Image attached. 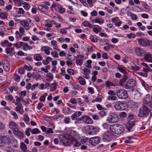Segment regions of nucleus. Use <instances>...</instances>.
Segmentation results:
<instances>
[{
	"label": "nucleus",
	"instance_id": "nucleus-11",
	"mask_svg": "<svg viewBox=\"0 0 152 152\" xmlns=\"http://www.w3.org/2000/svg\"><path fill=\"white\" fill-rule=\"evenodd\" d=\"M112 134L110 132L106 131L103 134V140L104 142L110 141L112 138Z\"/></svg>",
	"mask_w": 152,
	"mask_h": 152
},
{
	"label": "nucleus",
	"instance_id": "nucleus-8",
	"mask_svg": "<svg viewBox=\"0 0 152 152\" xmlns=\"http://www.w3.org/2000/svg\"><path fill=\"white\" fill-rule=\"evenodd\" d=\"M70 144L72 145L73 147H78L80 146L81 144H83L82 139L75 138H72L70 139Z\"/></svg>",
	"mask_w": 152,
	"mask_h": 152
},
{
	"label": "nucleus",
	"instance_id": "nucleus-2",
	"mask_svg": "<svg viewBox=\"0 0 152 152\" xmlns=\"http://www.w3.org/2000/svg\"><path fill=\"white\" fill-rule=\"evenodd\" d=\"M118 120L119 118L118 115L115 112H111L107 119V121L110 124L116 123Z\"/></svg>",
	"mask_w": 152,
	"mask_h": 152
},
{
	"label": "nucleus",
	"instance_id": "nucleus-3",
	"mask_svg": "<svg viewBox=\"0 0 152 152\" xmlns=\"http://www.w3.org/2000/svg\"><path fill=\"white\" fill-rule=\"evenodd\" d=\"M114 108L118 111L124 110L126 109V104L123 102L117 101L114 102Z\"/></svg>",
	"mask_w": 152,
	"mask_h": 152
},
{
	"label": "nucleus",
	"instance_id": "nucleus-62",
	"mask_svg": "<svg viewBox=\"0 0 152 152\" xmlns=\"http://www.w3.org/2000/svg\"><path fill=\"white\" fill-rule=\"evenodd\" d=\"M137 73L141 76L145 77H147L148 76V74L146 72H137Z\"/></svg>",
	"mask_w": 152,
	"mask_h": 152
},
{
	"label": "nucleus",
	"instance_id": "nucleus-30",
	"mask_svg": "<svg viewBox=\"0 0 152 152\" xmlns=\"http://www.w3.org/2000/svg\"><path fill=\"white\" fill-rule=\"evenodd\" d=\"M127 15L130 16L132 19L136 20L137 19V16L134 14L130 12H128L127 13Z\"/></svg>",
	"mask_w": 152,
	"mask_h": 152
},
{
	"label": "nucleus",
	"instance_id": "nucleus-17",
	"mask_svg": "<svg viewBox=\"0 0 152 152\" xmlns=\"http://www.w3.org/2000/svg\"><path fill=\"white\" fill-rule=\"evenodd\" d=\"M134 120H132V121H129L126 125V128L129 131H130L131 129L134 126Z\"/></svg>",
	"mask_w": 152,
	"mask_h": 152
},
{
	"label": "nucleus",
	"instance_id": "nucleus-9",
	"mask_svg": "<svg viewBox=\"0 0 152 152\" xmlns=\"http://www.w3.org/2000/svg\"><path fill=\"white\" fill-rule=\"evenodd\" d=\"M69 135L66 134L60 138L61 142L62 143L63 145L66 146L70 145V140L69 139Z\"/></svg>",
	"mask_w": 152,
	"mask_h": 152
},
{
	"label": "nucleus",
	"instance_id": "nucleus-44",
	"mask_svg": "<svg viewBox=\"0 0 152 152\" xmlns=\"http://www.w3.org/2000/svg\"><path fill=\"white\" fill-rule=\"evenodd\" d=\"M96 23L100 24L103 23L104 22V20L102 18H96Z\"/></svg>",
	"mask_w": 152,
	"mask_h": 152
},
{
	"label": "nucleus",
	"instance_id": "nucleus-31",
	"mask_svg": "<svg viewBox=\"0 0 152 152\" xmlns=\"http://www.w3.org/2000/svg\"><path fill=\"white\" fill-rule=\"evenodd\" d=\"M34 58L37 61H40L42 60V57L40 54H37L34 55Z\"/></svg>",
	"mask_w": 152,
	"mask_h": 152
},
{
	"label": "nucleus",
	"instance_id": "nucleus-18",
	"mask_svg": "<svg viewBox=\"0 0 152 152\" xmlns=\"http://www.w3.org/2000/svg\"><path fill=\"white\" fill-rule=\"evenodd\" d=\"M89 129L91 130V132H89L90 135H94L96 134L98 132V128L92 126L89 127Z\"/></svg>",
	"mask_w": 152,
	"mask_h": 152
},
{
	"label": "nucleus",
	"instance_id": "nucleus-22",
	"mask_svg": "<svg viewBox=\"0 0 152 152\" xmlns=\"http://www.w3.org/2000/svg\"><path fill=\"white\" fill-rule=\"evenodd\" d=\"M82 113L80 111H77L74 113L71 116V118L72 120H75L77 119V118L81 115Z\"/></svg>",
	"mask_w": 152,
	"mask_h": 152
},
{
	"label": "nucleus",
	"instance_id": "nucleus-45",
	"mask_svg": "<svg viewBox=\"0 0 152 152\" xmlns=\"http://www.w3.org/2000/svg\"><path fill=\"white\" fill-rule=\"evenodd\" d=\"M107 99L108 100H117V98L114 95L109 96L108 97Z\"/></svg>",
	"mask_w": 152,
	"mask_h": 152
},
{
	"label": "nucleus",
	"instance_id": "nucleus-23",
	"mask_svg": "<svg viewBox=\"0 0 152 152\" xmlns=\"http://www.w3.org/2000/svg\"><path fill=\"white\" fill-rule=\"evenodd\" d=\"M13 132L15 134L17 135L20 139L22 138L23 137V133L20 131H18V129L16 130Z\"/></svg>",
	"mask_w": 152,
	"mask_h": 152
},
{
	"label": "nucleus",
	"instance_id": "nucleus-63",
	"mask_svg": "<svg viewBox=\"0 0 152 152\" xmlns=\"http://www.w3.org/2000/svg\"><path fill=\"white\" fill-rule=\"evenodd\" d=\"M118 17H115L111 19L113 23H116L118 21Z\"/></svg>",
	"mask_w": 152,
	"mask_h": 152
},
{
	"label": "nucleus",
	"instance_id": "nucleus-34",
	"mask_svg": "<svg viewBox=\"0 0 152 152\" xmlns=\"http://www.w3.org/2000/svg\"><path fill=\"white\" fill-rule=\"evenodd\" d=\"M6 98L9 101H12L14 103L15 102V100L14 99L13 97L11 95H6L5 96Z\"/></svg>",
	"mask_w": 152,
	"mask_h": 152
},
{
	"label": "nucleus",
	"instance_id": "nucleus-20",
	"mask_svg": "<svg viewBox=\"0 0 152 152\" xmlns=\"http://www.w3.org/2000/svg\"><path fill=\"white\" fill-rule=\"evenodd\" d=\"M144 56V58L146 61L152 63V56L151 54L145 53Z\"/></svg>",
	"mask_w": 152,
	"mask_h": 152
},
{
	"label": "nucleus",
	"instance_id": "nucleus-55",
	"mask_svg": "<svg viewBox=\"0 0 152 152\" xmlns=\"http://www.w3.org/2000/svg\"><path fill=\"white\" fill-rule=\"evenodd\" d=\"M100 116L102 118L107 115V113L104 111H101L99 113Z\"/></svg>",
	"mask_w": 152,
	"mask_h": 152
},
{
	"label": "nucleus",
	"instance_id": "nucleus-56",
	"mask_svg": "<svg viewBox=\"0 0 152 152\" xmlns=\"http://www.w3.org/2000/svg\"><path fill=\"white\" fill-rule=\"evenodd\" d=\"M31 39L32 40L34 41H38L40 40L39 38L36 35H34L32 36Z\"/></svg>",
	"mask_w": 152,
	"mask_h": 152
},
{
	"label": "nucleus",
	"instance_id": "nucleus-46",
	"mask_svg": "<svg viewBox=\"0 0 152 152\" xmlns=\"http://www.w3.org/2000/svg\"><path fill=\"white\" fill-rule=\"evenodd\" d=\"M72 86L73 88L75 89L79 90L80 88V85L78 84L74 83L72 85Z\"/></svg>",
	"mask_w": 152,
	"mask_h": 152
},
{
	"label": "nucleus",
	"instance_id": "nucleus-12",
	"mask_svg": "<svg viewBox=\"0 0 152 152\" xmlns=\"http://www.w3.org/2000/svg\"><path fill=\"white\" fill-rule=\"evenodd\" d=\"M135 52L137 55L140 57H143L145 55L146 51L140 47H136L135 48Z\"/></svg>",
	"mask_w": 152,
	"mask_h": 152
},
{
	"label": "nucleus",
	"instance_id": "nucleus-19",
	"mask_svg": "<svg viewBox=\"0 0 152 152\" xmlns=\"http://www.w3.org/2000/svg\"><path fill=\"white\" fill-rule=\"evenodd\" d=\"M80 119H82L83 121L87 124H91L93 123L92 119L87 116H82Z\"/></svg>",
	"mask_w": 152,
	"mask_h": 152
},
{
	"label": "nucleus",
	"instance_id": "nucleus-35",
	"mask_svg": "<svg viewBox=\"0 0 152 152\" xmlns=\"http://www.w3.org/2000/svg\"><path fill=\"white\" fill-rule=\"evenodd\" d=\"M22 4L23 5V7L26 10H28L29 9L30 6L28 3L26 2H23Z\"/></svg>",
	"mask_w": 152,
	"mask_h": 152
},
{
	"label": "nucleus",
	"instance_id": "nucleus-60",
	"mask_svg": "<svg viewBox=\"0 0 152 152\" xmlns=\"http://www.w3.org/2000/svg\"><path fill=\"white\" fill-rule=\"evenodd\" d=\"M64 117V115H55L54 116V118L56 120H58L60 118H62Z\"/></svg>",
	"mask_w": 152,
	"mask_h": 152
},
{
	"label": "nucleus",
	"instance_id": "nucleus-49",
	"mask_svg": "<svg viewBox=\"0 0 152 152\" xmlns=\"http://www.w3.org/2000/svg\"><path fill=\"white\" fill-rule=\"evenodd\" d=\"M11 114L14 116V119H17L18 118V115L16 113L15 111H11Z\"/></svg>",
	"mask_w": 152,
	"mask_h": 152
},
{
	"label": "nucleus",
	"instance_id": "nucleus-48",
	"mask_svg": "<svg viewBox=\"0 0 152 152\" xmlns=\"http://www.w3.org/2000/svg\"><path fill=\"white\" fill-rule=\"evenodd\" d=\"M14 80L17 82H19L20 80V77L18 75L15 74L14 75Z\"/></svg>",
	"mask_w": 152,
	"mask_h": 152
},
{
	"label": "nucleus",
	"instance_id": "nucleus-25",
	"mask_svg": "<svg viewBox=\"0 0 152 152\" xmlns=\"http://www.w3.org/2000/svg\"><path fill=\"white\" fill-rule=\"evenodd\" d=\"M20 23L24 27V28L26 30L29 29V24L27 20H24L20 22Z\"/></svg>",
	"mask_w": 152,
	"mask_h": 152
},
{
	"label": "nucleus",
	"instance_id": "nucleus-32",
	"mask_svg": "<svg viewBox=\"0 0 152 152\" xmlns=\"http://www.w3.org/2000/svg\"><path fill=\"white\" fill-rule=\"evenodd\" d=\"M13 1L15 4L18 7L21 6L23 2L22 0H13Z\"/></svg>",
	"mask_w": 152,
	"mask_h": 152
},
{
	"label": "nucleus",
	"instance_id": "nucleus-7",
	"mask_svg": "<svg viewBox=\"0 0 152 152\" xmlns=\"http://www.w3.org/2000/svg\"><path fill=\"white\" fill-rule=\"evenodd\" d=\"M139 44L142 47L149 46L150 41L145 38H138L137 39Z\"/></svg>",
	"mask_w": 152,
	"mask_h": 152
},
{
	"label": "nucleus",
	"instance_id": "nucleus-61",
	"mask_svg": "<svg viewBox=\"0 0 152 152\" xmlns=\"http://www.w3.org/2000/svg\"><path fill=\"white\" fill-rule=\"evenodd\" d=\"M53 18L54 19H58L60 22H62V19L61 17L57 15H55L53 16Z\"/></svg>",
	"mask_w": 152,
	"mask_h": 152
},
{
	"label": "nucleus",
	"instance_id": "nucleus-24",
	"mask_svg": "<svg viewBox=\"0 0 152 152\" xmlns=\"http://www.w3.org/2000/svg\"><path fill=\"white\" fill-rule=\"evenodd\" d=\"M1 44L2 46L7 47H11L12 45V44L7 40L2 41Z\"/></svg>",
	"mask_w": 152,
	"mask_h": 152
},
{
	"label": "nucleus",
	"instance_id": "nucleus-36",
	"mask_svg": "<svg viewBox=\"0 0 152 152\" xmlns=\"http://www.w3.org/2000/svg\"><path fill=\"white\" fill-rule=\"evenodd\" d=\"M3 67L4 70L6 71H8L10 69L9 65L7 62L4 63L3 65Z\"/></svg>",
	"mask_w": 152,
	"mask_h": 152
},
{
	"label": "nucleus",
	"instance_id": "nucleus-41",
	"mask_svg": "<svg viewBox=\"0 0 152 152\" xmlns=\"http://www.w3.org/2000/svg\"><path fill=\"white\" fill-rule=\"evenodd\" d=\"M31 132L33 134H37L38 133H40V131L39 130L38 128H34L33 129H31Z\"/></svg>",
	"mask_w": 152,
	"mask_h": 152
},
{
	"label": "nucleus",
	"instance_id": "nucleus-64",
	"mask_svg": "<svg viewBox=\"0 0 152 152\" xmlns=\"http://www.w3.org/2000/svg\"><path fill=\"white\" fill-rule=\"evenodd\" d=\"M70 119L68 117H66L64 120V122L66 124H68L70 122Z\"/></svg>",
	"mask_w": 152,
	"mask_h": 152
},
{
	"label": "nucleus",
	"instance_id": "nucleus-57",
	"mask_svg": "<svg viewBox=\"0 0 152 152\" xmlns=\"http://www.w3.org/2000/svg\"><path fill=\"white\" fill-rule=\"evenodd\" d=\"M90 39L93 42H96L98 41V39L96 38H95V37L93 35H91L90 37Z\"/></svg>",
	"mask_w": 152,
	"mask_h": 152
},
{
	"label": "nucleus",
	"instance_id": "nucleus-28",
	"mask_svg": "<svg viewBox=\"0 0 152 152\" xmlns=\"http://www.w3.org/2000/svg\"><path fill=\"white\" fill-rule=\"evenodd\" d=\"M42 51H44L47 55H49L50 54V51H49L46 46L42 47L40 49Z\"/></svg>",
	"mask_w": 152,
	"mask_h": 152
},
{
	"label": "nucleus",
	"instance_id": "nucleus-38",
	"mask_svg": "<svg viewBox=\"0 0 152 152\" xmlns=\"http://www.w3.org/2000/svg\"><path fill=\"white\" fill-rule=\"evenodd\" d=\"M20 148L23 151H25L27 149L26 145L24 142H21L20 144Z\"/></svg>",
	"mask_w": 152,
	"mask_h": 152
},
{
	"label": "nucleus",
	"instance_id": "nucleus-52",
	"mask_svg": "<svg viewBox=\"0 0 152 152\" xmlns=\"http://www.w3.org/2000/svg\"><path fill=\"white\" fill-rule=\"evenodd\" d=\"M75 63L77 65H79L80 66L82 65L83 63V61L81 59H78L76 60Z\"/></svg>",
	"mask_w": 152,
	"mask_h": 152
},
{
	"label": "nucleus",
	"instance_id": "nucleus-5",
	"mask_svg": "<svg viewBox=\"0 0 152 152\" xmlns=\"http://www.w3.org/2000/svg\"><path fill=\"white\" fill-rule=\"evenodd\" d=\"M13 45L17 48H20L21 47L23 49L24 51H26L28 50L32 49V47L31 46L28 45L26 43H24L23 42H18L13 44Z\"/></svg>",
	"mask_w": 152,
	"mask_h": 152
},
{
	"label": "nucleus",
	"instance_id": "nucleus-10",
	"mask_svg": "<svg viewBox=\"0 0 152 152\" xmlns=\"http://www.w3.org/2000/svg\"><path fill=\"white\" fill-rule=\"evenodd\" d=\"M136 85V82L133 79L129 80L124 85L125 88L127 89H131L135 86Z\"/></svg>",
	"mask_w": 152,
	"mask_h": 152
},
{
	"label": "nucleus",
	"instance_id": "nucleus-40",
	"mask_svg": "<svg viewBox=\"0 0 152 152\" xmlns=\"http://www.w3.org/2000/svg\"><path fill=\"white\" fill-rule=\"evenodd\" d=\"M51 44L53 46V49L55 50H57V42L55 40H52L51 42Z\"/></svg>",
	"mask_w": 152,
	"mask_h": 152
},
{
	"label": "nucleus",
	"instance_id": "nucleus-27",
	"mask_svg": "<svg viewBox=\"0 0 152 152\" xmlns=\"http://www.w3.org/2000/svg\"><path fill=\"white\" fill-rule=\"evenodd\" d=\"M78 80L79 81L80 84L82 86H85L86 84V81L82 77L80 76L78 78Z\"/></svg>",
	"mask_w": 152,
	"mask_h": 152
},
{
	"label": "nucleus",
	"instance_id": "nucleus-42",
	"mask_svg": "<svg viewBox=\"0 0 152 152\" xmlns=\"http://www.w3.org/2000/svg\"><path fill=\"white\" fill-rule=\"evenodd\" d=\"M141 66L140 67L137 66V65H134V66H131V69L132 70L134 71L135 72H137L140 70Z\"/></svg>",
	"mask_w": 152,
	"mask_h": 152
},
{
	"label": "nucleus",
	"instance_id": "nucleus-1",
	"mask_svg": "<svg viewBox=\"0 0 152 152\" xmlns=\"http://www.w3.org/2000/svg\"><path fill=\"white\" fill-rule=\"evenodd\" d=\"M110 129L113 132L119 134L124 132V128L120 124H115L111 126Z\"/></svg>",
	"mask_w": 152,
	"mask_h": 152
},
{
	"label": "nucleus",
	"instance_id": "nucleus-59",
	"mask_svg": "<svg viewBox=\"0 0 152 152\" xmlns=\"http://www.w3.org/2000/svg\"><path fill=\"white\" fill-rule=\"evenodd\" d=\"M24 67L25 69L27 70L30 71H31L33 68L32 67L30 66H28L27 65L25 64L24 66Z\"/></svg>",
	"mask_w": 152,
	"mask_h": 152
},
{
	"label": "nucleus",
	"instance_id": "nucleus-29",
	"mask_svg": "<svg viewBox=\"0 0 152 152\" xmlns=\"http://www.w3.org/2000/svg\"><path fill=\"white\" fill-rule=\"evenodd\" d=\"M6 53L7 54L10 56H11L12 55V53L13 51L14 50L13 48H6L5 49Z\"/></svg>",
	"mask_w": 152,
	"mask_h": 152
},
{
	"label": "nucleus",
	"instance_id": "nucleus-50",
	"mask_svg": "<svg viewBox=\"0 0 152 152\" xmlns=\"http://www.w3.org/2000/svg\"><path fill=\"white\" fill-rule=\"evenodd\" d=\"M67 28H66L61 29L60 31V33L62 34H66L67 33L66 29Z\"/></svg>",
	"mask_w": 152,
	"mask_h": 152
},
{
	"label": "nucleus",
	"instance_id": "nucleus-53",
	"mask_svg": "<svg viewBox=\"0 0 152 152\" xmlns=\"http://www.w3.org/2000/svg\"><path fill=\"white\" fill-rule=\"evenodd\" d=\"M135 35L132 33H131L127 35V37L129 39L131 38H134L135 37Z\"/></svg>",
	"mask_w": 152,
	"mask_h": 152
},
{
	"label": "nucleus",
	"instance_id": "nucleus-14",
	"mask_svg": "<svg viewBox=\"0 0 152 152\" xmlns=\"http://www.w3.org/2000/svg\"><path fill=\"white\" fill-rule=\"evenodd\" d=\"M9 126L13 132L16 130L18 129V126L17 124L14 121H11L9 124Z\"/></svg>",
	"mask_w": 152,
	"mask_h": 152
},
{
	"label": "nucleus",
	"instance_id": "nucleus-43",
	"mask_svg": "<svg viewBox=\"0 0 152 152\" xmlns=\"http://www.w3.org/2000/svg\"><path fill=\"white\" fill-rule=\"evenodd\" d=\"M58 84L56 83H54L52 84V86L50 88V90L52 91H55L57 88V86Z\"/></svg>",
	"mask_w": 152,
	"mask_h": 152
},
{
	"label": "nucleus",
	"instance_id": "nucleus-13",
	"mask_svg": "<svg viewBox=\"0 0 152 152\" xmlns=\"http://www.w3.org/2000/svg\"><path fill=\"white\" fill-rule=\"evenodd\" d=\"M100 139L99 137H95L90 138L89 142L93 145H95L98 144L100 141Z\"/></svg>",
	"mask_w": 152,
	"mask_h": 152
},
{
	"label": "nucleus",
	"instance_id": "nucleus-39",
	"mask_svg": "<svg viewBox=\"0 0 152 152\" xmlns=\"http://www.w3.org/2000/svg\"><path fill=\"white\" fill-rule=\"evenodd\" d=\"M83 25L85 27H88L89 28L92 27V24H90L89 22L87 21H85L82 23Z\"/></svg>",
	"mask_w": 152,
	"mask_h": 152
},
{
	"label": "nucleus",
	"instance_id": "nucleus-33",
	"mask_svg": "<svg viewBox=\"0 0 152 152\" xmlns=\"http://www.w3.org/2000/svg\"><path fill=\"white\" fill-rule=\"evenodd\" d=\"M127 79V77L126 76H125L122 78L120 80L119 84L120 86H122L125 82Z\"/></svg>",
	"mask_w": 152,
	"mask_h": 152
},
{
	"label": "nucleus",
	"instance_id": "nucleus-15",
	"mask_svg": "<svg viewBox=\"0 0 152 152\" xmlns=\"http://www.w3.org/2000/svg\"><path fill=\"white\" fill-rule=\"evenodd\" d=\"M152 100V96L149 94H147L145 97L143 99L142 102L144 104L147 105Z\"/></svg>",
	"mask_w": 152,
	"mask_h": 152
},
{
	"label": "nucleus",
	"instance_id": "nucleus-58",
	"mask_svg": "<svg viewBox=\"0 0 152 152\" xmlns=\"http://www.w3.org/2000/svg\"><path fill=\"white\" fill-rule=\"evenodd\" d=\"M126 114L124 112H121L120 114V117L121 118H125L126 117Z\"/></svg>",
	"mask_w": 152,
	"mask_h": 152
},
{
	"label": "nucleus",
	"instance_id": "nucleus-26",
	"mask_svg": "<svg viewBox=\"0 0 152 152\" xmlns=\"http://www.w3.org/2000/svg\"><path fill=\"white\" fill-rule=\"evenodd\" d=\"M46 80L49 82L51 81L53 79V76L51 73H48L46 74Z\"/></svg>",
	"mask_w": 152,
	"mask_h": 152
},
{
	"label": "nucleus",
	"instance_id": "nucleus-6",
	"mask_svg": "<svg viewBox=\"0 0 152 152\" xmlns=\"http://www.w3.org/2000/svg\"><path fill=\"white\" fill-rule=\"evenodd\" d=\"M116 94L117 96L120 99H125L128 97L127 93L124 89L118 90Z\"/></svg>",
	"mask_w": 152,
	"mask_h": 152
},
{
	"label": "nucleus",
	"instance_id": "nucleus-51",
	"mask_svg": "<svg viewBox=\"0 0 152 152\" xmlns=\"http://www.w3.org/2000/svg\"><path fill=\"white\" fill-rule=\"evenodd\" d=\"M90 115L92 118L95 120H97L99 119V117L97 115H94L92 113L90 114Z\"/></svg>",
	"mask_w": 152,
	"mask_h": 152
},
{
	"label": "nucleus",
	"instance_id": "nucleus-16",
	"mask_svg": "<svg viewBox=\"0 0 152 152\" xmlns=\"http://www.w3.org/2000/svg\"><path fill=\"white\" fill-rule=\"evenodd\" d=\"M83 77L85 78L88 79L90 78L89 76V74L90 73L91 71L90 69L85 68L83 69Z\"/></svg>",
	"mask_w": 152,
	"mask_h": 152
},
{
	"label": "nucleus",
	"instance_id": "nucleus-54",
	"mask_svg": "<svg viewBox=\"0 0 152 152\" xmlns=\"http://www.w3.org/2000/svg\"><path fill=\"white\" fill-rule=\"evenodd\" d=\"M31 129L30 128H28L25 132V134L27 136H29L30 135V132H31Z\"/></svg>",
	"mask_w": 152,
	"mask_h": 152
},
{
	"label": "nucleus",
	"instance_id": "nucleus-4",
	"mask_svg": "<svg viewBox=\"0 0 152 152\" xmlns=\"http://www.w3.org/2000/svg\"><path fill=\"white\" fill-rule=\"evenodd\" d=\"M150 110L146 106H143L140 107L138 116L140 117H146L149 114Z\"/></svg>",
	"mask_w": 152,
	"mask_h": 152
},
{
	"label": "nucleus",
	"instance_id": "nucleus-47",
	"mask_svg": "<svg viewBox=\"0 0 152 152\" xmlns=\"http://www.w3.org/2000/svg\"><path fill=\"white\" fill-rule=\"evenodd\" d=\"M142 7L146 11H149L150 8L149 6L146 4H142Z\"/></svg>",
	"mask_w": 152,
	"mask_h": 152
},
{
	"label": "nucleus",
	"instance_id": "nucleus-21",
	"mask_svg": "<svg viewBox=\"0 0 152 152\" xmlns=\"http://www.w3.org/2000/svg\"><path fill=\"white\" fill-rule=\"evenodd\" d=\"M7 138L5 136H2L0 135V146L6 143H8Z\"/></svg>",
	"mask_w": 152,
	"mask_h": 152
},
{
	"label": "nucleus",
	"instance_id": "nucleus-37",
	"mask_svg": "<svg viewBox=\"0 0 152 152\" xmlns=\"http://www.w3.org/2000/svg\"><path fill=\"white\" fill-rule=\"evenodd\" d=\"M14 9L15 10H18V11L17 12V13L19 14H23L25 13V11L22 8H19L14 7Z\"/></svg>",
	"mask_w": 152,
	"mask_h": 152
}]
</instances>
